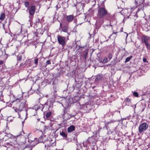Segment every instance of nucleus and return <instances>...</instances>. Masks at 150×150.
Returning <instances> with one entry per match:
<instances>
[{"label":"nucleus","mask_w":150,"mask_h":150,"mask_svg":"<svg viewBox=\"0 0 150 150\" xmlns=\"http://www.w3.org/2000/svg\"><path fill=\"white\" fill-rule=\"evenodd\" d=\"M97 16L98 18L103 20L104 18L109 19L110 17V13L104 7H100L98 8Z\"/></svg>","instance_id":"1"},{"label":"nucleus","mask_w":150,"mask_h":150,"mask_svg":"<svg viewBox=\"0 0 150 150\" xmlns=\"http://www.w3.org/2000/svg\"><path fill=\"white\" fill-rule=\"evenodd\" d=\"M27 101L25 100H22L21 102L17 103L14 109L15 111L17 112H19L22 110H25L27 113V110L26 108L27 107Z\"/></svg>","instance_id":"2"},{"label":"nucleus","mask_w":150,"mask_h":150,"mask_svg":"<svg viewBox=\"0 0 150 150\" xmlns=\"http://www.w3.org/2000/svg\"><path fill=\"white\" fill-rule=\"evenodd\" d=\"M24 5L27 8L26 11H28L29 15L31 16H33L35 11L36 8L35 6L33 5V4L30 3V6H29V3L28 1L24 2Z\"/></svg>","instance_id":"3"},{"label":"nucleus","mask_w":150,"mask_h":150,"mask_svg":"<svg viewBox=\"0 0 150 150\" xmlns=\"http://www.w3.org/2000/svg\"><path fill=\"white\" fill-rule=\"evenodd\" d=\"M87 3L85 0H82L79 2L77 3L75 6H76V9L79 11H83V8L85 5Z\"/></svg>","instance_id":"4"},{"label":"nucleus","mask_w":150,"mask_h":150,"mask_svg":"<svg viewBox=\"0 0 150 150\" xmlns=\"http://www.w3.org/2000/svg\"><path fill=\"white\" fill-rule=\"evenodd\" d=\"M149 125L146 122L142 123L139 127V132L140 134H143L148 129Z\"/></svg>","instance_id":"5"},{"label":"nucleus","mask_w":150,"mask_h":150,"mask_svg":"<svg viewBox=\"0 0 150 150\" xmlns=\"http://www.w3.org/2000/svg\"><path fill=\"white\" fill-rule=\"evenodd\" d=\"M91 109V106L89 104H83L81 108L82 111L83 112H88Z\"/></svg>","instance_id":"6"},{"label":"nucleus","mask_w":150,"mask_h":150,"mask_svg":"<svg viewBox=\"0 0 150 150\" xmlns=\"http://www.w3.org/2000/svg\"><path fill=\"white\" fill-rule=\"evenodd\" d=\"M64 37L61 36L60 35H58L57 37V40L59 43L63 46L65 44Z\"/></svg>","instance_id":"7"},{"label":"nucleus","mask_w":150,"mask_h":150,"mask_svg":"<svg viewBox=\"0 0 150 150\" xmlns=\"http://www.w3.org/2000/svg\"><path fill=\"white\" fill-rule=\"evenodd\" d=\"M150 37L146 35H144L142 37V42L145 44L148 43V41L149 40Z\"/></svg>","instance_id":"8"},{"label":"nucleus","mask_w":150,"mask_h":150,"mask_svg":"<svg viewBox=\"0 0 150 150\" xmlns=\"http://www.w3.org/2000/svg\"><path fill=\"white\" fill-rule=\"evenodd\" d=\"M75 129V127L74 125H71L67 129V131L69 133L71 132L74 131Z\"/></svg>","instance_id":"9"},{"label":"nucleus","mask_w":150,"mask_h":150,"mask_svg":"<svg viewBox=\"0 0 150 150\" xmlns=\"http://www.w3.org/2000/svg\"><path fill=\"white\" fill-rule=\"evenodd\" d=\"M88 142L90 143L94 144L95 143V139L92 137H89L88 140Z\"/></svg>","instance_id":"10"},{"label":"nucleus","mask_w":150,"mask_h":150,"mask_svg":"<svg viewBox=\"0 0 150 150\" xmlns=\"http://www.w3.org/2000/svg\"><path fill=\"white\" fill-rule=\"evenodd\" d=\"M74 17L72 15H69L67 17V20L68 22H71L73 19Z\"/></svg>","instance_id":"11"},{"label":"nucleus","mask_w":150,"mask_h":150,"mask_svg":"<svg viewBox=\"0 0 150 150\" xmlns=\"http://www.w3.org/2000/svg\"><path fill=\"white\" fill-rule=\"evenodd\" d=\"M68 25L64 26L62 28V31L65 33H67L68 32Z\"/></svg>","instance_id":"12"},{"label":"nucleus","mask_w":150,"mask_h":150,"mask_svg":"<svg viewBox=\"0 0 150 150\" xmlns=\"http://www.w3.org/2000/svg\"><path fill=\"white\" fill-rule=\"evenodd\" d=\"M5 17V13H1L0 16V20L3 21L4 20Z\"/></svg>","instance_id":"13"},{"label":"nucleus","mask_w":150,"mask_h":150,"mask_svg":"<svg viewBox=\"0 0 150 150\" xmlns=\"http://www.w3.org/2000/svg\"><path fill=\"white\" fill-rule=\"evenodd\" d=\"M60 134L61 135L62 137H67V134L65 133V132L62 131V132H60Z\"/></svg>","instance_id":"14"},{"label":"nucleus","mask_w":150,"mask_h":150,"mask_svg":"<svg viewBox=\"0 0 150 150\" xmlns=\"http://www.w3.org/2000/svg\"><path fill=\"white\" fill-rule=\"evenodd\" d=\"M0 101L4 102V99H3V95L2 94V91L0 92Z\"/></svg>","instance_id":"15"},{"label":"nucleus","mask_w":150,"mask_h":150,"mask_svg":"<svg viewBox=\"0 0 150 150\" xmlns=\"http://www.w3.org/2000/svg\"><path fill=\"white\" fill-rule=\"evenodd\" d=\"M133 95V96H134L136 97H138L139 96V93L137 92L133 91L132 92Z\"/></svg>","instance_id":"16"},{"label":"nucleus","mask_w":150,"mask_h":150,"mask_svg":"<svg viewBox=\"0 0 150 150\" xmlns=\"http://www.w3.org/2000/svg\"><path fill=\"white\" fill-rule=\"evenodd\" d=\"M52 113L51 112H47L45 114V116L47 118H48L51 115Z\"/></svg>","instance_id":"17"},{"label":"nucleus","mask_w":150,"mask_h":150,"mask_svg":"<svg viewBox=\"0 0 150 150\" xmlns=\"http://www.w3.org/2000/svg\"><path fill=\"white\" fill-rule=\"evenodd\" d=\"M22 59V56L20 54L17 56V60L18 62L20 61Z\"/></svg>","instance_id":"18"},{"label":"nucleus","mask_w":150,"mask_h":150,"mask_svg":"<svg viewBox=\"0 0 150 150\" xmlns=\"http://www.w3.org/2000/svg\"><path fill=\"white\" fill-rule=\"evenodd\" d=\"M132 58V56H131L129 57H127L125 59V62L126 63L127 62H129L130 60Z\"/></svg>","instance_id":"19"},{"label":"nucleus","mask_w":150,"mask_h":150,"mask_svg":"<svg viewBox=\"0 0 150 150\" xmlns=\"http://www.w3.org/2000/svg\"><path fill=\"white\" fill-rule=\"evenodd\" d=\"M131 101V99H129L128 98H126L125 99V101L124 102H130Z\"/></svg>","instance_id":"20"},{"label":"nucleus","mask_w":150,"mask_h":150,"mask_svg":"<svg viewBox=\"0 0 150 150\" xmlns=\"http://www.w3.org/2000/svg\"><path fill=\"white\" fill-rule=\"evenodd\" d=\"M12 136V134H10V133H7V134L5 135V137L7 136L8 137L7 139H8L11 138Z\"/></svg>","instance_id":"21"},{"label":"nucleus","mask_w":150,"mask_h":150,"mask_svg":"<svg viewBox=\"0 0 150 150\" xmlns=\"http://www.w3.org/2000/svg\"><path fill=\"white\" fill-rule=\"evenodd\" d=\"M147 48L149 50H150V45L148 43L145 44Z\"/></svg>","instance_id":"22"},{"label":"nucleus","mask_w":150,"mask_h":150,"mask_svg":"<svg viewBox=\"0 0 150 150\" xmlns=\"http://www.w3.org/2000/svg\"><path fill=\"white\" fill-rule=\"evenodd\" d=\"M101 79V77L100 76H97L95 79V80L96 81H97Z\"/></svg>","instance_id":"23"},{"label":"nucleus","mask_w":150,"mask_h":150,"mask_svg":"<svg viewBox=\"0 0 150 150\" xmlns=\"http://www.w3.org/2000/svg\"><path fill=\"white\" fill-rule=\"evenodd\" d=\"M26 64H25V63H21L20 65V67H24L26 66Z\"/></svg>","instance_id":"24"},{"label":"nucleus","mask_w":150,"mask_h":150,"mask_svg":"<svg viewBox=\"0 0 150 150\" xmlns=\"http://www.w3.org/2000/svg\"><path fill=\"white\" fill-rule=\"evenodd\" d=\"M112 54L111 53H109L108 55V57L109 59H110L112 58Z\"/></svg>","instance_id":"25"},{"label":"nucleus","mask_w":150,"mask_h":150,"mask_svg":"<svg viewBox=\"0 0 150 150\" xmlns=\"http://www.w3.org/2000/svg\"><path fill=\"white\" fill-rule=\"evenodd\" d=\"M136 5H137L136 7L142 4V3H141V2L140 3H139L138 2V1L136 2Z\"/></svg>","instance_id":"26"},{"label":"nucleus","mask_w":150,"mask_h":150,"mask_svg":"<svg viewBox=\"0 0 150 150\" xmlns=\"http://www.w3.org/2000/svg\"><path fill=\"white\" fill-rule=\"evenodd\" d=\"M38 62V58H36L35 60V64L37 65Z\"/></svg>","instance_id":"27"},{"label":"nucleus","mask_w":150,"mask_h":150,"mask_svg":"<svg viewBox=\"0 0 150 150\" xmlns=\"http://www.w3.org/2000/svg\"><path fill=\"white\" fill-rule=\"evenodd\" d=\"M107 62V59L106 58H105L103 60V62L104 63H106Z\"/></svg>","instance_id":"28"},{"label":"nucleus","mask_w":150,"mask_h":150,"mask_svg":"<svg viewBox=\"0 0 150 150\" xmlns=\"http://www.w3.org/2000/svg\"><path fill=\"white\" fill-rule=\"evenodd\" d=\"M22 133H23V134H25L24 133V132H23L22 133H21V136H23V137H24L25 138L26 137H27V136H28V135H23V134H22Z\"/></svg>","instance_id":"29"},{"label":"nucleus","mask_w":150,"mask_h":150,"mask_svg":"<svg viewBox=\"0 0 150 150\" xmlns=\"http://www.w3.org/2000/svg\"><path fill=\"white\" fill-rule=\"evenodd\" d=\"M46 64H51L50 61L48 60H47L46 62Z\"/></svg>","instance_id":"30"},{"label":"nucleus","mask_w":150,"mask_h":150,"mask_svg":"<svg viewBox=\"0 0 150 150\" xmlns=\"http://www.w3.org/2000/svg\"><path fill=\"white\" fill-rule=\"evenodd\" d=\"M147 59L146 58H144L143 59V61L144 62H146Z\"/></svg>","instance_id":"31"},{"label":"nucleus","mask_w":150,"mask_h":150,"mask_svg":"<svg viewBox=\"0 0 150 150\" xmlns=\"http://www.w3.org/2000/svg\"><path fill=\"white\" fill-rule=\"evenodd\" d=\"M67 33V38H68L69 36L70 35V32H68Z\"/></svg>","instance_id":"32"},{"label":"nucleus","mask_w":150,"mask_h":150,"mask_svg":"<svg viewBox=\"0 0 150 150\" xmlns=\"http://www.w3.org/2000/svg\"><path fill=\"white\" fill-rule=\"evenodd\" d=\"M3 63V61L2 60H1L0 61V65L2 64Z\"/></svg>","instance_id":"33"},{"label":"nucleus","mask_w":150,"mask_h":150,"mask_svg":"<svg viewBox=\"0 0 150 150\" xmlns=\"http://www.w3.org/2000/svg\"><path fill=\"white\" fill-rule=\"evenodd\" d=\"M63 27L62 26V23H60V28H62Z\"/></svg>","instance_id":"34"},{"label":"nucleus","mask_w":150,"mask_h":150,"mask_svg":"<svg viewBox=\"0 0 150 150\" xmlns=\"http://www.w3.org/2000/svg\"><path fill=\"white\" fill-rule=\"evenodd\" d=\"M114 131L115 132V134H117V131H116V129H115V130H114Z\"/></svg>","instance_id":"35"},{"label":"nucleus","mask_w":150,"mask_h":150,"mask_svg":"<svg viewBox=\"0 0 150 150\" xmlns=\"http://www.w3.org/2000/svg\"><path fill=\"white\" fill-rule=\"evenodd\" d=\"M30 62V60H28L27 61V62L29 63Z\"/></svg>","instance_id":"36"},{"label":"nucleus","mask_w":150,"mask_h":150,"mask_svg":"<svg viewBox=\"0 0 150 150\" xmlns=\"http://www.w3.org/2000/svg\"><path fill=\"white\" fill-rule=\"evenodd\" d=\"M100 129H99L98 130V132H99V131H100Z\"/></svg>","instance_id":"37"},{"label":"nucleus","mask_w":150,"mask_h":150,"mask_svg":"<svg viewBox=\"0 0 150 150\" xmlns=\"http://www.w3.org/2000/svg\"><path fill=\"white\" fill-rule=\"evenodd\" d=\"M77 98V97H74L73 98V100H74V98Z\"/></svg>","instance_id":"38"},{"label":"nucleus","mask_w":150,"mask_h":150,"mask_svg":"<svg viewBox=\"0 0 150 150\" xmlns=\"http://www.w3.org/2000/svg\"><path fill=\"white\" fill-rule=\"evenodd\" d=\"M111 122H107V123L108 124H109V123H110Z\"/></svg>","instance_id":"39"},{"label":"nucleus","mask_w":150,"mask_h":150,"mask_svg":"<svg viewBox=\"0 0 150 150\" xmlns=\"http://www.w3.org/2000/svg\"><path fill=\"white\" fill-rule=\"evenodd\" d=\"M134 108H136V105H134Z\"/></svg>","instance_id":"40"},{"label":"nucleus","mask_w":150,"mask_h":150,"mask_svg":"<svg viewBox=\"0 0 150 150\" xmlns=\"http://www.w3.org/2000/svg\"><path fill=\"white\" fill-rule=\"evenodd\" d=\"M117 33V32H116V33H113V34H116Z\"/></svg>","instance_id":"41"},{"label":"nucleus","mask_w":150,"mask_h":150,"mask_svg":"<svg viewBox=\"0 0 150 150\" xmlns=\"http://www.w3.org/2000/svg\"><path fill=\"white\" fill-rule=\"evenodd\" d=\"M126 33L127 34V37L128 36V34Z\"/></svg>","instance_id":"42"},{"label":"nucleus","mask_w":150,"mask_h":150,"mask_svg":"<svg viewBox=\"0 0 150 150\" xmlns=\"http://www.w3.org/2000/svg\"><path fill=\"white\" fill-rule=\"evenodd\" d=\"M30 17H31V16H29V17L30 18Z\"/></svg>","instance_id":"43"},{"label":"nucleus","mask_w":150,"mask_h":150,"mask_svg":"<svg viewBox=\"0 0 150 150\" xmlns=\"http://www.w3.org/2000/svg\"><path fill=\"white\" fill-rule=\"evenodd\" d=\"M20 135H18V136H17V137H18V136H20Z\"/></svg>","instance_id":"44"}]
</instances>
